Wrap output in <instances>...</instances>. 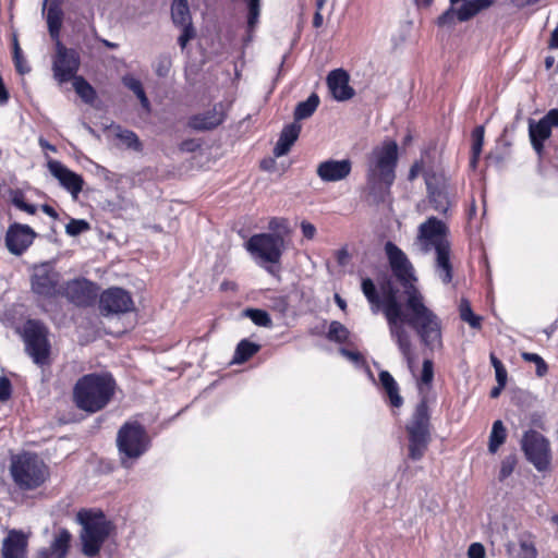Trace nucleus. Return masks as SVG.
<instances>
[{
    "instance_id": "obj_1",
    "label": "nucleus",
    "mask_w": 558,
    "mask_h": 558,
    "mask_svg": "<svg viewBox=\"0 0 558 558\" xmlns=\"http://www.w3.org/2000/svg\"><path fill=\"white\" fill-rule=\"evenodd\" d=\"M361 288L372 313L384 314L390 337L410 368L413 366L414 355L411 337L404 325L416 332L422 344L428 350L434 351L442 347L441 320L426 306L421 292L412 291V294L405 298V302L401 303L398 298L399 289L391 281L380 286V294L371 278H364Z\"/></svg>"
},
{
    "instance_id": "obj_2",
    "label": "nucleus",
    "mask_w": 558,
    "mask_h": 558,
    "mask_svg": "<svg viewBox=\"0 0 558 558\" xmlns=\"http://www.w3.org/2000/svg\"><path fill=\"white\" fill-rule=\"evenodd\" d=\"M413 248L422 255L434 252V267L437 276L445 284L451 282L453 278L451 242L449 240V228L442 220L428 217L422 222L417 228Z\"/></svg>"
},
{
    "instance_id": "obj_3",
    "label": "nucleus",
    "mask_w": 558,
    "mask_h": 558,
    "mask_svg": "<svg viewBox=\"0 0 558 558\" xmlns=\"http://www.w3.org/2000/svg\"><path fill=\"white\" fill-rule=\"evenodd\" d=\"M398 145L385 141L373 148L367 159L366 185L376 201H384L396 179Z\"/></svg>"
},
{
    "instance_id": "obj_4",
    "label": "nucleus",
    "mask_w": 558,
    "mask_h": 558,
    "mask_svg": "<svg viewBox=\"0 0 558 558\" xmlns=\"http://www.w3.org/2000/svg\"><path fill=\"white\" fill-rule=\"evenodd\" d=\"M116 381L110 374H87L78 378L73 388L75 405L88 413H96L110 402Z\"/></svg>"
},
{
    "instance_id": "obj_5",
    "label": "nucleus",
    "mask_w": 558,
    "mask_h": 558,
    "mask_svg": "<svg viewBox=\"0 0 558 558\" xmlns=\"http://www.w3.org/2000/svg\"><path fill=\"white\" fill-rule=\"evenodd\" d=\"M287 250L284 238L275 232L257 233L246 241V251L257 266L276 280H281V259Z\"/></svg>"
},
{
    "instance_id": "obj_6",
    "label": "nucleus",
    "mask_w": 558,
    "mask_h": 558,
    "mask_svg": "<svg viewBox=\"0 0 558 558\" xmlns=\"http://www.w3.org/2000/svg\"><path fill=\"white\" fill-rule=\"evenodd\" d=\"M76 520L82 525L80 535L82 553L88 558H94L109 537L112 524L101 511L81 510Z\"/></svg>"
},
{
    "instance_id": "obj_7",
    "label": "nucleus",
    "mask_w": 558,
    "mask_h": 558,
    "mask_svg": "<svg viewBox=\"0 0 558 558\" xmlns=\"http://www.w3.org/2000/svg\"><path fill=\"white\" fill-rule=\"evenodd\" d=\"M10 473L16 486L23 490L35 489L49 477L45 462L37 454L28 452L12 457Z\"/></svg>"
},
{
    "instance_id": "obj_8",
    "label": "nucleus",
    "mask_w": 558,
    "mask_h": 558,
    "mask_svg": "<svg viewBox=\"0 0 558 558\" xmlns=\"http://www.w3.org/2000/svg\"><path fill=\"white\" fill-rule=\"evenodd\" d=\"M405 429L409 436V458L421 460L430 441L429 412L425 397L417 403Z\"/></svg>"
},
{
    "instance_id": "obj_9",
    "label": "nucleus",
    "mask_w": 558,
    "mask_h": 558,
    "mask_svg": "<svg viewBox=\"0 0 558 558\" xmlns=\"http://www.w3.org/2000/svg\"><path fill=\"white\" fill-rule=\"evenodd\" d=\"M117 445L122 456V464L129 466L125 458L137 459L144 454L149 447V438L140 423L128 422L118 432Z\"/></svg>"
},
{
    "instance_id": "obj_10",
    "label": "nucleus",
    "mask_w": 558,
    "mask_h": 558,
    "mask_svg": "<svg viewBox=\"0 0 558 558\" xmlns=\"http://www.w3.org/2000/svg\"><path fill=\"white\" fill-rule=\"evenodd\" d=\"M385 253L387 255L390 268L397 280L404 289L405 298L412 294V291L421 292L415 286L416 277L414 268L404 252L391 241L386 242Z\"/></svg>"
},
{
    "instance_id": "obj_11",
    "label": "nucleus",
    "mask_w": 558,
    "mask_h": 558,
    "mask_svg": "<svg viewBox=\"0 0 558 558\" xmlns=\"http://www.w3.org/2000/svg\"><path fill=\"white\" fill-rule=\"evenodd\" d=\"M47 333L46 326L38 320L29 319L24 325L25 350L37 365H45L48 362L50 344Z\"/></svg>"
},
{
    "instance_id": "obj_12",
    "label": "nucleus",
    "mask_w": 558,
    "mask_h": 558,
    "mask_svg": "<svg viewBox=\"0 0 558 558\" xmlns=\"http://www.w3.org/2000/svg\"><path fill=\"white\" fill-rule=\"evenodd\" d=\"M522 450L537 471L548 469L551 460L549 440L536 430H529L522 438Z\"/></svg>"
},
{
    "instance_id": "obj_13",
    "label": "nucleus",
    "mask_w": 558,
    "mask_h": 558,
    "mask_svg": "<svg viewBox=\"0 0 558 558\" xmlns=\"http://www.w3.org/2000/svg\"><path fill=\"white\" fill-rule=\"evenodd\" d=\"M81 65L80 53L76 49L66 48L60 40L56 43V54L52 61L53 77L60 84L77 77Z\"/></svg>"
},
{
    "instance_id": "obj_14",
    "label": "nucleus",
    "mask_w": 558,
    "mask_h": 558,
    "mask_svg": "<svg viewBox=\"0 0 558 558\" xmlns=\"http://www.w3.org/2000/svg\"><path fill=\"white\" fill-rule=\"evenodd\" d=\"M60 274L48 263L35 266L31 276L32 291L38 296L51 299L61 293Z\"/></svg>"
},
{
    "instance_id": "obj_15",
    "label": "nucleus",
    "mask_w": 558,
    "mask_h": 558,
    "mask_svg": "<svg viewBox=\"0 0 558 558\" xmlns=\"http://www.w3.org/2000/svg\"><path fill=\"white\" fill-rule=\"evenodd\" d=\"M425 183L432 207L446 215L451 205L448 179L442 173L426 172Z\"/></svg>"
},
{
    "instance_id": "obj_16",
    "label": "nucleus",
    "mask_w": 558,
    "mask_h": 558,
    "mask_svg": "<svg viewBox=\"0 0 558 558\" xmlns=\"http://www.w3.org/2000/svg\"><path fill=\"white\" fill-rule=\"evenodd\" d=\"M134 308L131 294L122 288H109L100 294L99 310L102 315L124 314Z\"/></svg>"
},
{
    "instance_id": "obj_17",
    "label": "nucleus",
    "mask_w": 558,
    "mask_h": 558,
    "mask_svg": "<svg viewBox=\"0 0 558 558\" xmlns=\"http://www.w3.org/2000/svg\"><path fill=\"white\" fill-rule=\"evenodd\" d=\"M558 128V114L548 111L542 119L529 120V137L535 153L542 157L544 143L551 136V129Z\"/></svg>"
},
{
    "instance_id": "obj_18",
    "label": "nucleus",
    "mask_w": 558,
    "mask_h": 558,
    "mask_svg": "<svg viewBox=\"0 0 558 558\" xmlns=\"http://www.w3.org/2000/svg\"><path fill=\"white\" fill-rule=\"evenodd\" d=\"M98 288L92 281L80 278L66 282L63 294L77 306H88L97 298Z\"/></svg>"
},
{
    "instance_id": "obj_19",
    "label": "nucleus",
    "mask_w": 558,
    "mask_h": 558,
    "mask_svg": "<svg viewBox=\"0 0 558 558\" xmlns=\"http://www.w3.org/2000/svg\"><path fill=\"white\" fill-rule=\"evenodd\" d=\"M36 233L27 225L14 223L9 227L5 235L8 250L15 255H21L34 241Z\"/></svg>"
},
{
    "instance_id": "obj_20",
    "label": "nucleus",
    "mask_w": 558,
    "mask_h": 558,
    "mask_svg": "<svg viewBox=\"0 0 558 558\" xmlns=\"http://www.w3.org/2000/svg\"><path fill=\"white\" fill-rule=\"evenodd\" d=\"M351 170L350 159H328L318 163L316 173L323 182H338L347 179Z\"/></svg>"
},
{
    "instance_id": "obj_21",
    "label": "nucleus",
    "mask_w": 558,
    "mask_h": 558,
    "mask_svg": "<svg viewBox=\"0 0 558 558\" xmlns=\"http://www.w3.org/2000/svg\"><path fill=\"white\" fill-rule=\"evenodd\" d=\"M328 89L338 101H345L354 96V89L349 85L350 76L343 69L329 72L326 78Z\"/></svg>"
},
{
    "instance_id": "obj_22",
    "label": "nucleus",
    "mask_w": 558,
    "mask_h": 558,
    "mask_svg": "<svg viewBox=\"0 0 558 558\" xmlns=\"http://www.w3.org/2000/svg\"><path fill=\"white\" fill-rule=\"evenodd\" d=\"M48 169L60 184L76 197L83 189V179L58 160H49Z\"/></svg>"
},
{
    "instance_id": "obj_23",
    "label": "nucleus",
    "mask_w": 558,
    "mask_h": 558,
    "mask_svg": "<svg viewBox=\"0 0 558 558\" xmlns=\"http://www.w3.org/2000/svg\"><path fill=\"white\" fill-rule=\"evenodd\" d=\"M27 537L21 531L11 530L2 541V558H26Z\"/></svg>"
},
{
    "instance_id": "obj_24",
    "label": "nucleus",
    "mask_w": 558,
    "mask_h": 558,
    "mask_svg": "<svg viewBox=\"0 0 558 558\" xmlns=\"http://www.w3.org/2000/svg\"><path fill=\"white\" fill-rule=\"evenodd\" d=\"M71 537V533L68 530H60L56 534L51 545L48 548H44L38 551L37 558H65L69 551Z\"/></svg>"
},
{
    "instance_id": "obj_25",
    "label": "nucleus",
    "mask_w": 558,
    "mask_h": 558,
    "mask_svg": "<svg viewBox=\"0 0 558 558\" xmlns=\"http://www.w3.org/2000/svg\"><path fill=\"white\" fill-rule=\"evenodd\" d=\"M301 129L302 126L296 122H292L282 129L274 148V155L276 157L284 156L290 151L301 133Z\"/></svg>"
},
{
    "instance_id": "obj_26",
    "label": "nucleus",
    "mask_w": 558,
    "mask_h": 558,
    "mask_svg": "<svg viewBox=\"0 0 558 558\" xmlns=\"http://www.w3.org/2000/svg\"><path fill=\"white\" fill-rule=\"evenodd\" d=\"M222 121V111L217 110L215 107L213 110L192 117L189 121V125L195 130L205 131L216 128Z\"/></svg>"
},
{
    "instance_id": "obj_27",
    "label": "nucleus",
    "mask_w": 558,
    "mask_h": 558,
    "mask_svg": "<svg viewBox=\"0 0 558 558\" xmlns=\"http://www.w3.org/2000/svg\"><path fill=\"white\" fill-rule=\"evenodd\" d=\"M493 4L494 0H466L457 9V21L468 22Z\"/></svg>"
},
{
    "instance_id": "obj_28",
    "label": "nucleus",
    "mask_w": 558,
    "mask_h": 558,
    "mask_svg": "<svg viewBox=\"0 0 558 558\" xmlns=\"http://www.w3.org/2000/svg\"><path fill=\"white\" fill-rule=\"evenodd\" d=\"M507 553L510 558H537L538 555L534 542L525 536L520 537L518 545L507 544Z\"/></svg>"
},
{
    "instance_id": "obj_29",
    "label": "nucleus",
    "mask_w": 558,
    "mask_h": 558,
    "mask_svg": "<svg viewBox=\"0 0 558 558\" xmlns=\"http://www.w3.org/2000/svg\"><path fill=\"white\" fill-rule=\"evenodd\" d=\"M171 17L178 27L193 25L187 0H173Z\"/></svg>"
},
{
    "instance_id": "obj_30",
    "label": "nucleus",
    "mask_w": 558,
    "mask_h": 558,
    "mask_svg": "<svg viewBox=\"0 0 558 558\" xmlns=\"http://www.w3.org/2000/svg\"><path fill=\"white\" fill-rule=\"evenodd\" d=\"M379 380L381 386L385 388L387 395L389 396L390 403L396 408L401 407L403 400L399 395L398 384L391 376V374L388 371H381L379 373Z\"/></svg>"
},
{
    "instance_id": "obj_31",
    "label": "nucleus",
    "mask_w": 558,
    "mask_h": 558,
    "mask_svg": "<svg viewBox=\"0 0 558 558\" xmlns=\"http://www.w3.org/2000/svg\"><path fill=\"white\" fill-rule=\"evenodd\" d=\"M63 12L56 2L50 3L47 11V24L51 38L59 40L60 29L62 26Z\"/></svg>"
},
{
    "instance_id": "obj_32",
    "label": "nucleus",
    "mask_w": 558,
    "mask_h": 558,
    "mask_svg": "<svg viewBox=\"0 0 558 558\" xmlns=\"http://www.w3.org/2000/svg\"><path fill=\"white\" fill-rule=\"evenodd\" d=\"M434 379V364L430 359L423 361L421 377L417 380V389L421 396V400L425 397L428 401L427 395L430 389Z\"/></svg>"
},
{
    "instance_id": "obj_33",
    "label": "nucleus",
    "mask_w": 558,
    "mask_h": 558,
    "mask_svg": "<svg viewBox=\"0 0 558 558\" xmlns=\"http://www.w3.org/2000/svg\"><path fill=\"white\" fill-rule=\"evenodd\" d=\"M319 105V97L317 94L313 93L308 96V98L304 101H301L296 105L294 109V122L308 119L313 116Z\"/></svg>"
},
{
    "instance_id": "obj_34",
    "label": "nucleus",
    "mask_w": 558,
    "mask_h": 558,
    "mask_svg": "<svg viewBox=\"0 0 558 558\" xmlns=\"http://www.w3.org/2000/svg\"><path fill=\"white\" fill-rule=\"evenodd\" d=\"M262 0H246V45L252 40V32L258 23Z\"/></svg>"
},
{
    "instance_id": "obj_35",
    "label": "nucleus",
    "mask_w": 558,
    "mask_h": 558,
    "mask_svg": "<svg viewBox=\"0 0 558 558\" xmlns=\"http://www.w3.org/2000/svg\"><path fill=\"white\" fill-rule=\"evenodd\" d=\"M506 437L507 430L504 423L500 420L495 421L489 435L488 451L496 453L499 447L506 441Z\"/></svg>"
},
{
    "instance_id": "obj_36",
    "label": "nucleus",
    "mask_w": 558,
    "mask_h": 558,
    "mask_svg": "<svg viewBox=\"0 0 558 558\" xmlns=\"http://www.w3.org/2000/svg\"><path fill=\"white\" fill-rule=\"evenodd\" d=\"M73 87L76 94L86 104H93L96 99L95 89L83 76H77L73 80Z\"/></svg>"
},
{
    "instance_id": "obj_37",
    "label": "nucleus",
    "mask_w": 558,
    "mask_h": 558,
    "mask_svg": "<svg viewBox=\"0 0 558 558\" xmlns=\"http://www.w3.org/2000/svg\"><path fill=\"white\" fill-rule=\"evenodd\" d=\"M484 126L478 125L472 132V157H471V167L475 168L482 153L483 144H484Z\"/></svg>"
},
{
    "instance_id": "obj_38",
    "label": "nucleus",
    "mask_w": 558,
    "mask_h": 558,
    "mask_svg": "<svg viewBox=\"0 0 558 558\" xmlns=\"http://www.w3.org/2000/svg\"><path fill=\"white\" fill-rule=\"evenodd\" d=\"M460 318L468 323L472 328L480 329L482 326V317L475 315L471 308V304L466 299H462L459 305Z\"/></svg>"
},
{
    "instance_id": "obj_39",
    "label": "nucleus",
    "mask_w": 558,
    "mask_h": 558,
    "mask_svg": "<svg viewBox=\"0 0 558 558\" xmlns=\"http://www.w3.org/2000/svg\"><path fill=\"white\" fill-rule=\"evenodd\" d=\"M327 338L331 341L343 343L349 338V330L341 323L333 320L330 323Z\"/></svg>"
},
{
    "instance_id": "obj_40",
    "label": "nucleus",
    "mask_w": 558,
    "mask_h": 558,
    "mask_svg": "<svg viewBox=\"0 0 558 558\" xmlns=\"http://www.w3.org/2000/svg\"><path fill=\"white\" fill-rule=\"evenodd\" d=\"M521 357L525 362L535 364V366H536L535 373L538 377H544L547 374L548 365L541 355H538L536 353L522 352Z\"/></svg>"
},
{
    "instance_id": "obj_41",
    "label": "nucleus",
    "mask_w": 558,
    "mask_h": 558,
    "mask_svg": "<svg viewBox=\"0 0 558 558\" xmlns=\"http://www.w3.org/2000/svg\"><path fill=\"white\" fill-rule=\"evenodd\" d=\"M246 317H248L257 326H260V327H270L271 326L270 316L264 310L246 308Z\"/></svg>"
},
{
    "instance_id": "obj_42",
    "label": "nucleus",
    "mask_w": 558,
    "mask_h": 558,
    "mask_svg": "<svg viewBox=\"0 0 558 558\" xmlns=\"http://www.w3.org/2000/svg\"><path fill=\"white\" fill-rule=\"evenodd\" d=\"M89 223L84 219H71L65 226V232L71 236H76L89 230Z\"/></svg>"
},
{
    "instance_id": "obj_43",
    "label": "nucleus",
    "mask_w": 558,
    "mask_h": 558,
    "mask_svg": "<svg viewBox=\"0 0 558 558\" xmlns=\"http://www.w3.org/2000/svg\"><path fill=\"white\" fill-rule=\"evenodd\" d=\"M157 76L166 77L171 68V59L168 56H159L153 64Z\"/></svg>"
},
{
    "instance_id": "obj_44",
    "label": "nucleus",
    "mask_w": 558,
    "mask_h": 558,
    "mask_svg": "<svg viewBox=\"0 0 558 558\" xmlns=\"http://www.w3.org/2000/svg\"><path fill=\"white\" fill-rule=\"evenodd\" d=\"M118 137L129 147L134 150H140L142 148V144L140 142L138 136L129 130L121 131L118 133Z\"/></svg>"
},
{
    "instance_id": "obj_45",
    "label": "nucleus",
    "mask_w": 558,
    "mask_h": 558,
    "mask_svg": "<svg viewBox=\"0 0 558 558\" xmlns=\"http://www.w3.org/2000/svg\"><path fill=\"white\" fill-rule=\"evenodd\" d=\"M457 20V10L453 8V5L450 4V8L447 9L437 19V25L440 27L444 26H453L456 24Z\"/></svg>"
},
{
    "instance_id": "obj_46",
    "label": "nucleus",
    "mask_w": 558,
    "mask_h": 558,
    "mask_svg": "<svg viewBox=\"0 0 558 558\" xmlns=\"http://www.w3.org/2000/svg\"><path fill=\"white\" fill-rule=\"evenodd\" d=\"M123 85L132 90L136 96L144 92L143 85L140 80L132 75H124L122 77Z\"/></svg>"
},
{
    "instance_id": "obj_47",
    "label": "nucleus",
    "mask_w": 558,
    "mask_h": 558,
    "mask_svg": "<svg viewBox=\"0 0 558 558\" xmlns=\"http://www.w3.org/2000/svg\"><path fill=\"white\" fill-rule=\"evenodd\" d=\"M515 458L512 456L506 457L501 462V468L499 472V480L504 481L507 478L514 470Z\"/></svg>"
},
{
    "instance_id": "obj_48",
    "label": "nucleus",
    "mask_w": 558,
    "mask_h": 558,
    "mask_svg": "<svg viewBox=\"0 0 558 558\" xmlns=\"http://www.w3.org/2000/svg\"><path fill=\"white\" fill-rule=\"evenodd\" d=\"M181 28H182V33L178 38V43L181 48H185L187 43L195 37L196 33H195L193 25L192 26H183Z\"/></svg>"
},
{
    "instance_id": "obj_49",
    "label": "nucleus",
    "mask_w": 558,
    "mask_h": 558,
    "mask_svg": "<svg viewBox=\"0 0 558 558\" xmlns=\"http://www.w3.org/2000/svg\"><path fill=\"white\" fill-rule=\"evenodd\" d=\"M11 397V383L5 376H0V401H7Z\"/></svg>"
},
{
    "instance_id": "obj_50",
    "label": "nucleus",
    "mask_w": 558,
    "mask_h": 558,
    "mask_svg": "<svg viewBox=\"0 0 558 558\" xmlns=\"http://www.w3.org/2000/svg\"><path fill=\"white\" fill-rule=\"evenodd\" d=\"M469 558H485V548L481 543H473L468 549Z\"/></svg>"
},
{
    "instance_id": "obj_51",
    "label": "nucleus",
    "mask_w": 558,
    "mask_h": 558,
    "mask_svg": "<svg viewBox=\"0 0 558 558\" xmlns=\"http://www.w3.org/2000/svg\"><path fill=\"white\" fill-rule=\"evenodd\" d=\"M11 202L12 204L17 207L20 210H22V208L24 207V205L26 204L25 199H24V194L23 192L16 190V191H12L11 192Z\"/></svg>"
},
{
    "instance_id": "obj_52",
    "label": "nucleus",
    "mask_w": 558,
    "mask_h": 558,
    "mask_svg": "<svg viewBox=\"0 0 558 558\" xmlns=\"http://www.w3.org/2000/svg\"><path fill=\"white\" fill-rule=\"evenodd\" d=\"M301 230H302L304 238H306L308 240H312L316 234L315 226L307 221H302Z\"/></svg>"
},
{
    "instance_id": "obj_53",
    "label": "nucleus",
    "mask_w": 558,
    "mask_h": 558,
    "mask_svg": "<svg viewBox=\"0 0 558 558\" xmlns=\"http://www.w3.org/2000/svg\"><path fill=\"white\" fill-rule=\"evenodd\" d=\"M244 362V339H242L235 349V353L231 363L241 364Z\"/></svg>"
},
{
    "instance_id": "obj_54",
    "label": "nucleus",
    "mask_w": 558,
    "mask_h": 558,
    "mask_svg": "<svg viewBox=\"0 0 558 558\" xmlns=\"http://www.w3.org/2000/svg\"><path fill=\"white\" fill-rule=\"evenodd\" d=\"M14 60V64H15V68H16V71L20 73V74H26L31 71V68L27 65L25 59L23 58V56H21L19 59H13Z\"/></svg>"
},
{
    "instance_id": "obj_55",
    "label": "nucleus",
    "mask_w": 558,
    "mask_h": 558,
    "mask_svg": "<svg viewBox=\"0 0 558 558\" xmlns=\"http://www.w3.org/2000/svg\"><path fill=\"white\" fill-rule=\"evenodd\" d=\"M423 170V162L422 161H415L409 171L408 179L410 181H413L417 178L418 173Z\"/></svg>"
},
{
    "instance_id": "obj_56",
    "label": "nucleus",
    "mask_w": 558,
    "mask_h": 558,
    "mask_svg": "<svg viewBox=\"0 0 558 558\" xmlns=\"http://www.w3.org/2000/svg\"><path fill=\"white\" fill-rule=\"evenodd\" d=\"M497 384L500 386H506L507 384V369L505 366L495 369Z\"/></svg>"
},
{
    "instance_id": "obj_57",
    "label": "nucleus",
    "mask_w": 558,
    "mask_h": 558,
    "mask_svg": "<svg viewBox=\"0 0 558 558\" xmlns=\"http://www.w3.org/2000/svg\"><path fill=\"white\" fill-rule=\"evenodd\" d=\"M340 353L345 356L347 359L357 363L362 360V355L359 353V352H353V351H350L348 349H340Z\"/></svg>"
},
{
    "instance_id": "obj_58",
    "label": "nucleus",
    "mask_w": 558,
    "mask_h": 558,
    "mask_svg": "<svg viewBox=\"0 0 558 558\" xmlns=\"http://www.w3.org/2000/svg\"><path fill=\"white\" fill-rule=\"evenodd\" d=\"M9 100V93L4 86L2 77L0 76V105L7 104Z\"/></svg>"
},
{
    "instance_id": "obj_59",
    "label": "nucleus",
    "mask_w": 558,
    "mask_h": 558,
    "mask_svg": "<svg viewBox=\"0 0 558 558\" xmlns=\"http://www.w3.org/2000/svg\"><path fill=\"white\" fill-rule=\"evenodd\" d=\"M259 350V345L246 340V361Z\"/></svg>"
},
{
    "instance_id": "obj_60",
    "label": "nucleus",
    "mask_w": 558,
    "mask_h": 558,
    "mask_svg": "<svg viewBox=\"0 0 558 558\" xmlns=\"http://www.w3.org/2000/svg\"><path fill=\"white\" fill-rule=\"evenodd\" d=\"M286 220L284 219H280V218H272L270 221H269V229L272 230V231H276L280 228L283 227Z\"/></svg>"
},
{
    "instance_id": "obj_61",
    "label": "nucleus",
    "mask_w": 558,
    "mask_h": 558,
    "mask_svg": "<svg viewBox=\"0 0 558 558\" xmlns=\"http://www.w3.org/2000/svg\"><path fill=\"white\" fill-rule=\"evenodd\" d=\"M142 105V107L149 112L150 111V102L145 94V90L141 93L138 96H136Z\"/></svg>"
},
{
    "instance_id": "obj_62",
    "label": "nucleus",
    "mask_w": 558,
    "mask_h": 558,
    "mask_svg": "<svg viewBox=\"0 0 558 558\" xmlns=\"http://www.w3.org/2000/svg\"><path fill=\"white\" fill-rule=\"evenodd\" d=\"M558 328V319H556L553 324H550L548 327H546L543 332L547 336L549 339L557 330Z\"/></svg>"
},
{
    "instance_id": "obj_63",
    "label": "nucleus",
    "mask_w": 558,
    "mask_h": 558,
    "mask_svg": "<svg viewBox=\"0 0 558 558\" xmlns=\"http://www.w3.org/2000/svg\"><path fill=\"white\" fill-rule=\"evenodd\" d=\"M549 47L553 49H558V26L551 33Z\"/></svg>"
},
{
    "instance_id": "obj_64",
    "label": "nucleus",
    "mask_w": 558,
    "mask_h": 558,
    "mask_svg": "<svg viewBox=\"0 0 558 558\" xmlns=\"http://www.w3.org/2000/svg\"><path fill=\"white\" fill-rule=\"evenodd\" d=\"M41 210L53 219L58 218V213L50 205L44 204Z\"/></svg>"
}]
</instances>
